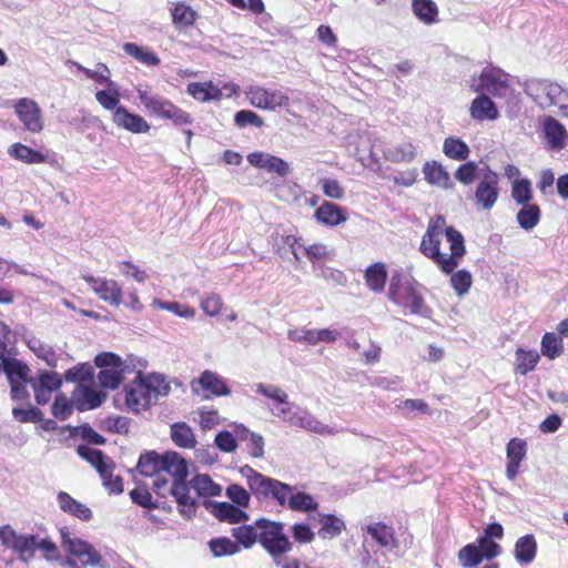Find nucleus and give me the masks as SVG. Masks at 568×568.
I'll list each match as a JSON object with an SVG mask.
<instances>
[{
  "instance_id": "c9c22d12",
  "label": "nucleus",
  "mask_w": 568,
  "mask_h": 568,
  "mask_svg": "<svg viewBox=\"0 0 568 568\" xmlns=\"http://www.w3.org/2000/svg\"><path fill=\"white\" fill-rule=\"evenodd\" d=\"M172 22L176 28L191 27L197 19V13L184 2L173 3L170 8Z\"/></svg>"
},
{
  "instance_id": "69168bd1",
  "label": "nucleus",
  "mask_w": 568,
  "mask_h": 568,
  "mask_svg": "<svg viewBox=\"0 0 568 568\" xmlns=\"http://www.w3.org/2000/svg\"><path fill=\"white\" fill-rule=\"evenodd\" d=\"M29 347L39 358L43 359L49 366H57V355L49 345H45L40 341H30Z\"/></svg>"
},
{
  "instance_id": "b1692460",
  "label": "nucleus",
  "mask_w": 568,
  "mask_h": 568,
  "mask_svg": "<svg viewBox=\"0 0 568 568\" xmlns=\"http://www.w3.org/2000/svg\"><path fill=\"white\" fill-rule=\"evenodd\" d=\"M162 468L163 454L161 455L155 450H145L139 457L135 471L146 477H153L154 475H161Z\"/></svg>"
},
{
  "instance_id": "09e8293b",
  "label": "nucleus",
  "mask_w": 568,
  "mask_h": 568,
  "mask_svg": "<svg viewBox=\"0 0 568 568\" xmlns=\"http://www.w3.org/2000/svg\"><path fill=\"white\" fill-rule=\"evenodd\" d=\"M67 382H73L78 384H90L94 382L93 368L89 364H80L70 369L64 374Z\"/></svg>"
},
{
  "instance_id": "f3484780",
  "label": "nucleus",
  "mask_w": 568,
  "mask_h": 568,
  "mask_svg": "<svg viewBox=\"0 0 568 568\" xmlns=\"http://www.w3.org/2000/svg\"><path fill=\"white\" fill-rule=\"evenodd\" d=\"M498 183V175L493 171L486 172L480 179L475 192V200L484 210H490L497 202L499 194Z\"/></svg>"
},
{
  "instance_id": "338daca9",
  "label": "nucleus",
  "mask_w": 568,
  "mask_h": 568,
  "mask_svg": "<svg viewBox=\"0 0 568 568\" xmlns=\"http://www.w3.org/2000/svg\"><path fill=\"white\" fill-rule=\"evenodd\" d=\"M320 184L323 193L332 200H342L345 196V190L337 180L321 179Z\"/></svg>"
},
{
  "instance_id": "2f4dec72",
  "label": "nucleus",
  "mask_w": 568,
  "mask_h": 568,
  "mask_svg": "<svg viewBox=\"0 0 568 568\" xmlns=\"http://www.w3.org/2000/svg\"><path fill=\"white\" fill-rule=\"evenodd\" d=\"M186 91L200 102L217 101L222 98V90L212 82L190 83Z\"/></svg>"
},
{
  "instance_id": "a211bd4d",
  "label": "nucleus",
  "mask_w": 568,
  "mask_h": 568,
  "mask_svg": "<svg viewBox=\"0 0 568 568\" xmlns=\"http://www.w3.org/2000/svg\"><path fill=\"white\" fill-rule=\"evenodd\" d=\"M246 159L252 166L275 173L281 178L287 176L291 172V166L286 161L267 152H252L247 154Z\"/></svg>"
},
{
  "instance_id": "a19ab883",
  "label": "nucleus",
  "mask_w": 568,
  "mask_h": 568,
  "mask_svg": "<svg viewBox=\"0 0 568 568\" xmlns=\"http://www.w3.org/2000/svg\"><path fill=\"white\" fill-rule=\"evenodd\" d=\"M540 216V209L537 204H525L517 213V222L521 229L530 231L539 223Z\"/></svg>"
},
{
  "instance_id": "423d86ee",
  "label": "nucleus",
  "mask_w": 568,
  "mask_h": 568,
  "mask_svg": "<svg viewBox=\"0 0 568 568\" xmlns=\"http://www.w3.org/2000/svg\"><path fill=\"white\" fill-rule=\"evenodd\" d=\"M247 483L254 495L263 497H311L307 494L295 491V488L280 480L265 477L264 475L248 468Z\"/></svg>"
},
{
  "instance_id": "c85d7f7f",
  "label": "nucleus",
  "mask_w": 568,
  "mask_h": 568,
  "mask_svg": "<svg viewBox=\"0 0 568 568\" xmlns=\"http://www.w3.org/2000/svg\"><path fill=\"white\" fill-rule=\"evenodd\" d=\"M387 276L388 273L386 265L382 262H376L369 265L364 273L366 286L375 293L384 291Z\"/></svg>"
},
{
  "instance_id": "aec40b11",
  "label": "nucleus",
  "mask_w": 568,
  "mask_h": 568,
  "mask_svg": "<svg viewBox=\"0 0 568 568\" xmlns=\"http://www.w3.org/2000/svg\"><path fill=\"white\" fill-rule=\"evenodd\" d=\"M112 122L118 128L134 134L146 133L151 129L143 116L130 112L125 106L116 108V112H112Z\"/></svg>"
},
{
  "instance_id": "a878e982",
  "label": "nucleus",
  "mask_w": 568,
  "mask_h": 568,
  "mask_svg": "<svg viewBox=\"0 0 568 568\" xmlns=\"http://www.w3.org/2000/svg\"><path fill=\"white\" fill-rule=\"evenodd\" d=\"M470 116L477 121H494L499 116L496 104L485 94L473 100L469 108Z\"/></svg>"
},
{
  "instance_id": "f257e3e1",
  "label": "nucleus",
  "mask_w": 568,
  "mask_h": 568,
  "mask_svg": "<svg viewBox=\"0 0 568 568\" xmlns=\"http://www.w3.org/2000/svg\"><path fill=\"white\" fill-rule=\"evenodd\" d=\"M419 251L445 274H452L466 253L464 236L453 226L446 227L445 217L438 215L424 234Z\"/></svg>"
},
{
  "instance_id": "e2e57ef3",
  "label": "nucleus",
  "mask_w": 568,
  "mask_h": 568,
  "mask_svg": "<svg viewBox=\"0 0 568 568\" xmlns=\"http://www.w3.org/2000/svg\"><path fill=\"white\" fill-rule=\"evenodd\" d=\"M73 406L72 399L69 400L64 394H58L52 405V414L55 418L64 420L72 414Z\"/></svg>"
},
{
  "instance_id": "6e6552de",
  "label": "nucleus",
  "mask_w": 568,
  "mask_h": 568,
  "mask_svg": "<svg viewBox=\"0 0 568 568\" xmlns=\"http://www.w3.org/2000/svg\"><path fill=\"white\" fill-rule=\"evenodd\" d=\"M388 298L398 306L408 307L413 314L429 316L430 310L426 306L424 298L413 285H400L399 278L392 277Z\"/></svg>"
},
{
  "instance_id": "13d9d810",
  "label": "nucleus",
  "mask_w": 568,
  "mask_h": 568,
  "mask_svg": "<svg viewBox=\"0 0 568 568\" xmlns=\"http://www.w3.org/2000/svg\"><path fill=\"white\" fill-rule=\"evenodd\" d=\"M459 561L466 568H475L484 559L480 549L475 544H469L460 549Z\"/></svg>"
},
{
  "instance_id": "4468645a",
  "label": "nucleus",
  "mask_w": 568,
  "mask_h": 568,
  "mask_svg": "<svg viewBox=\"0 0 568 568\" xmlns=\"http://www.w3.org/2000/svg\"><path fill=\"white\" fill-rule=\"evenodd\" d=\"M14 112L24 129L31 133H40L44 128L42 110L39 104L29 98L17 100L13 105Z\"/></svg>"
},
{
  "instance_id": "58836bf2",
  "label": "nucleus",
  "mask_w": 568,
  "mask_h": 568,
  "mask_svg": "<svg viewBox=\"0 0 568 568\" xmlns=\"http://www.w3.org/2000/svg\"><path fill=\"white\" fill-rule=\"evenodd\" d=\"M444 154L456 161H464L469 156V146L460 139L448 136L443 143Z\"/></svg>"
},
{
  "instance_id": "864d4df0",
  "label": "nucleus",
  "mask_w": 568,
  "mask_h": 568,
  "mask_svg": "<svg viewBox=\"0 0 568 568\" xmlns=\"http://www.w3.org/2000/svg\"><path fill=\"white\" fill-rule=\"evenodd\" d=\"M151 306L154 308L172 312L179 317L183 318H193L195 316V310L193 307L180 304L178 302H163L161 300L154 298Z\"/></svg>"
},
{
  "instance_id": "20e7f679",
  "label": "nucleus",
  "mask_w": 568,
  "mask_h": 568,
  "mask_svg": "<svg viewBox=\"0 0 568 568\" xmlns=\"http://www.w3.org/2000/svg\"><path fill=\"white\" fill-rule=\"evenodd\" d=\"M60 534L61 545L67 554L65 564L69 567L81 565L104 568L106 566L101 554L90 542L72 536L65 528L61 529Z\"/></svg>"
},
{
  "instance_id": "5fc2aeb1",
  "label": "nucleus",
  "mask_w": 568,
  "mask_h": 568,
  "mask_svg": "<svg viewBox=\"0 0 568 568\" xmlns=\"http://www.w3.org/2000/svg\"><path fill=\"white\" fill-rule=\"evenodd\" d=\"M511 197L517 204H530V200L532 199L530 181L527 179L515 181L513 183Z\"/></svg>"
},
{
  "instance_id": "603ef678",
  "label": "nucleus",
  "mask_w": 568,
  "mask_h": 568,
  "mask_svg": "<svg viewBox=\"0 0 568 568\" xmlns=\"http://www.w3.org/2000/svg\"><path fill=\"white\" fill-rule=\"evenodd\" d=\"M139 506L144 509V516L154 523H159L160 518L152 514V510H163L170 511L172 509L171 505L168 504L166 499H132Z\"/></svg>"
},
{
  "instance_id": "0e129e2a",
  "label": "nucleus",
  "mask_w": 568,
  "mask_h": 568,
  "mask_svg": "<svg viewBox=\"0 0 568 568\" xmlns=\"http://www.w3.org/2000/svg\"><path fill=\"white\" fill-rule=\"evenodd\" d=\"M234 123L237 128H245L247 125L262 128L264 125V120L251 110H241L234 114Z\"/></svg>"
},
{
  "instance_id": "39448f33",
  "label": "nucleus",
  "mask_w": 568,
  "mask_h": 568,
  "mask_svg": "<svg viewBox=\"0 0 568 568\" xmlns=\"http://www.w3.org/2000/svg\"><path fill=\"white\" fill-rule=\"evenodd\" d=\"M258 529V542L265 548L271 557L284 555L292 549V544L283 531V525L265 518L255 521Z\"/></svg>"
},
{
  "instance_id": "774afa93",
  "label": "nucleus",
  "mask_w": 568,
  "mask_h": 568,
  "mask_svg": "<svg viewBox=\"0 0 568 568\" xmlns=\"http://www.w3.org/2000/svg\"><path fill=\"white\" fill-rule=\"evenodd\" d=\"M388 154L393 161L409 162L415 158L416 149L412 143H403L394 150H389Z\"/></svg>"
},
{
  "instance_id": "ddd939ff",
  "label": "nucleus",
  "mask_w": 568,
  "mask_h": 568,
  "mask_svg": "<svg viewBox=\"0 0 568 568\" xmlns=\"http://www.w3.org/2000/svg\"><path fill=\"white\" fill-rule=\"evenodd\" d=\"M236 505L230 503H215L212 499H202L204 508L210 511L220 521L237 524L247 519L246 514L242 510L248 506L250 499H231Z\"/></svg>"
},
{
  "instance_id": "4c0bfd02",
  "label": "nucleus",
  "mask_w": 568,
  "mask_h": 568,
  "mask_svg": "<svg viewBox=\"0 0 568 568\" xmlns=\"http://www.w3.org/2000/svg\"><path fill=\"white\" fill-rule=\"evenodd\" d=\"M3 372L6 373L10 385L29 382V367L16 358H7Z\"/></svg>"
},
{
  "instance_id": "79ce46f5",
  "label": "nucleus",
  "mask_w": 568,
  "mask_h": 568,
  "mask_svg": "<svg viewBox=\"0 0 568 568\" xmlns=\"http://www.w3.org/2000/svg\"><path fill=\"white\" fill-rule=\"evenodd\" d=\"M123 50L128 55L134 58L135 60L146 65H158L160 63L159 57L152 50L138 45L135 43H124Z\"/></svg>"
},
{
  "instance_id": "9d476101",
  "label": "nucleus",
  "mask_w": 568,
  "mask_h": 568,
  "mask_svg": "<svg viewBox=\"0 0 568 568\" xmlns=\"http://www.w3.org/2000/svg\"><path fill=\"white\" fill-rule=\"evenodd\" d=\"M94 363L101 368L98 374L99 384L104 388L115 389L123 379V361L113 353H101Z\"/></svg>"
},
{
  "instance_id": "0eeeda50",
  "label": "nucleus",
  "mask_w": 568,
  "mask_h": 568,
  "mask_svg": "<svg viewBox=\"0 0 568 568\" xmlns=\"http://www.w3.org/2000/svg\"><path fill=\"white\" fill-rule=\"evenodd\" d=\"M524 90L540 108L544 109L551 105L562 106L566 100V93L561 87L549 80H527L524 83Z\"/></svg>"
},
{
  "instance_id": "cd10ccee",
  "label": "nucleus",
  "mask_w": 568,
  "mask_h": 568,
  "mask_svg": "<svg viewBox=\"0 0 568 568\" xmlns=\"http://www.w3.org/2000/svg\"><path fill=\"white\" fill-rule=\"evenodd\" d=\"M425 180L442 189H450L453 186L452 179L446 169L437 161H428L423 168Z\"/></svg>"
},
{
  "instance_id": "c756f323",
  "label": "nucleus",
  "mask_w": 568,
  "mask_h": 568,
  "mask_svg": "<svg viewBox=\"0 0 568 568\" xmlns=\"http://www.w3.org/2000/svg\"><path fill=\"white\" fill-rule=\"evenodd\" d=\"M315 217L320 223L329 226L342 224L347 220L343 209L331 202H324L315 211Z\"/></svg>"
},
{
  "instance_id": "7ed1b4c3",
  "label": "nucleus",
  "mask_w": 568,
  "mask_h": 568,
  "mask_svg": "<svg viewBox=\"0 0 568 568\" xmlns=\"http://www.w3.org/2000/svg\"><path fill=\"white\" fill-rule=\"evenodd\" d=\"M135 90L142 105L150 114L171 120L175 125H185L192 122L189 113L174 105L166 98L153 92L148 84H139Z\"/></svg>"
},
{
  "instance_id": "bf43d9fd",
  "label": "nucleus",
  "mask_w": 568,
  "mask_h": 568,
  "mask_svg": "<svg viewBox=\"0 0 568 568\" xmlns=\"http://www.w3.org/2000/svg\"><path fill=\"white\" fill-rule=\"evenodd\" d=\"M450 284L458 296H464L473 284V276L468 271L460 270L452 274Z\"/></svg>"
},
{
  "instance_id": "7c9ffc66",
  "label": "nucleus",
  "mask_w": 568,
  "mask_h": 568,
  "mask_svg": "<svg viewBox=\"0 0 568 568\" xmlns=\"http://www.w3.org/2000/svg\"><path fill=\"white\" fill-rule=\"evenodd\" d=\"M545 135L554 149H562L568 140V133L564 125L554 118H546L544 122Z\"/></svg>"
},
{
  "instance_id": "2eb2a0df",
  "label": "nucleus",
  "mask_w": 568,
  "mask_h": 568,
  "mask_svg": "<svg viewBox=\"0 0 568 568\" xmlns=\"http://www.w3.org/2000/svg\"><path fill=\"white\" fill-rule=\"evenodd\" d=\"M106 398V393L95 387V382L78 384L72 392V403L79 410L99 407Z\"/></svg>"
},
{
  "instance_id": "412c9836",
  "label": "nucleus",
  "mask_w": 568,
  "mask_h": 568,
  "mask_svg": "<svg viewBox=\"0 0 568 568\" xmlns=\"http://www.w3.org/2000/svg\"><path fill=\"white\" fill-rule=\"evenodd\" d=\"M287 422L296 427L320 435H334L335 432L327 425L321 423L315 416L305 409H297L287 417Z\"/></svg>"
},
{
  "instance_id": "37998d69",
  "label": "nucleus",
  "mask_w": 568,
  "mask_h": 568,
  "mask_svg": "<svg viewBox=\"0 0 568 568\" xmlns=\"http://www.w3.org/2000/svg\"><path fill=\"white\" fill-rule=\"evenodd\" d=\"M564 352L561 335L546 333L541 339V353L549 359H555Z\"/></svg>"
},
{
  "instance_id": "393cba45",
  "label": "nucleus",
  "mask_w": 568,
  "mask_h": 568,
  "mask_svg": "<svg viewBox=\"0 0 568 568\" xmlns=\"http://www.w3.org/2000/svg\"><path fill=\"white\" fill-rule=\"evenodd\" d=\"M526 456V442L520 438H513L507 445V468L506 474L509 479H514L518 473L520 462Z\"/></svg>"
},
{
  "instance_id": "a18cd8bd",
  "label": "nucleus",
  "mask_w": 568,
  "mask_h": 568,
  "mask_svg": "<svg viewBox=\"0 0 568 568\" xmlns=\"http://www.w3.org/2000/svg\"><path fill=\"white\" fill-rule=\"evenodd\" d=\"M539 354L537 351H524L521 348L516 352V371L526 375L532 371L539 362Z\"/></svg>"
},
{
  "instance_id": "473e14b6",
  "label": "nucleus",
  "mask_w": 568,
  "mask_h": 568,
  "mask_svg": "<svg viewBox=\"0 0 568 568\" xmlns=\"http://www.w3.org/2000/svg\"><path fill=\"white\" fill-rule=\"evenodd\" d=\"M366 534L368 538L376 541L381 547H396L394 529L384 523H374L367 526Z\"/></svg>"
},
{
  "instance_id": "dca6fc26",
  "label": "nucleus",
  "mask_w": 568,
  "mask_h": 568,
  "mask_svg": "<svg viewBox=\"0 0 568 568\" xmlns=\"http://www.w3.org/2000/svg\"><path fill=\"white\" fill-rule=\"evenodd\" d=\"M83 280L91 286V290L100 300L113 306H119L122 303V287L116 281L93 277L91 275H83Z\"/></svg>"
},
{
  "instance_id": "f704fd0d",
  "label": "nucleus",
  "mask_w": 568,
  "mask_h": 568,
  "mask_svg": "<svg viewBox=\"0 0 568 568\" xmlns=\"http://www.w3.org/2000/svg\"><path fill=\"white\" fill-rule=\"evenodd\" d=\"M187 485L189 489L192 488L197 494V497H219L222 493V487L205 474L196 475Z\"/></svg>"
},
{
  "instance_id": "ea45409f",
  "label": "nucleus",
  "mask_w": 568,
  "mask_h": 568,
  "mask_svg": "<svg viewBox=\"0 0 568 568\" xmlns=\"http://www.w3.org/2000/svg\"><path fill=\"white\" fill-rule=\"evenodd\" d=\"M171 438L176 446L182 448H192L196 443L192 428L185 423H176L171 426Z\"/></svg>"
},
{
  "instance_id": "3c124183",
  "label": "nucleus",
  "mask_w": 568,
  "mask_h": 568,
  "mask_svg": "<svg viewBox=\"0 0 568 568\" xmlns=\"http://www.w3.org/2000/svg\"><path fill=\"white\" fill-rule=\"evenodd\" d=\"M60 500V508L67 513L72 515L75 518H79L81 520H89L92 517L91 509L80 503L78 499H59Z\"/></svg>"
},
{
  "instance_id": "f03ea898",
  "label": "nucleus",
  "mask_w": 568,
  "mask_h": 568,
  "mask_svg": "<svg viewBox=\"0 0 568 568\" xmlns=\"http://www.w3.org/2000/svg\"><path fill=\"white\" fill-rule=\"evenodd\" d=\"M166 475L152 479V490L158 497H189V475L186 460L176 452L163 454V468Z\"/></svg>"
},
{
  "instance_id": "72a5a7b5",
  "label": "nucleus",
  "mask_w": 568,
  "mask_h": 568,
  "mask_svg": "<svg viewBox=\"0 0 568 568\" xmlns=\"http://www.w3.org/2000/svg\"><path fill=\"white\" fill-rule=\"evenodd\" d=\"M8 154L27 164H39L47 162V155L39 151H36L26 144L16 142L8 149Z\"/></svg>"
},
{
  "instance_id": "f8f14e48",
  "label": "nucleus",
  "mask_w": 568,
  "mask_h": 568,
  "mask_svg": "<svg viewBox=\"0 0 568 568\" xmlns=\"http://www.w3.org/2000/svg\"><path fill=\"white\" fill-rule=\"evenodd\" d=\"M508 74L498 68L487 67L478 79H473L470 88L478 93H490L495 97L504 95L508 84Z\"/></svg>"
},
{
  "instance_id": "5701e85b",
  "label": "nucleus",
  "mask_w": 568,
  "mask_h": 568,
  "mask_svg": "<svg viewBox=\"0 0 568 568\" xmlns=\"http://www.w3.org/2000/svg\"><path fill=\"white\" fill-rule=\"evenodd\" d=\"M310 518L318 520L321 524L317 534L323 539H333L346 529L344 520L333 514L316 513L315 515H311Z\"/></svg>"
},
{
  "instance_id": "6e6d98bb",
  "label": "nucleus",
  "mask_w": 568,
  "mask_h": 568,
  "mask_svg": "<svg viewBox=\"0 0 568 568\" xmlns=\"http://www.w3.org/2000/svg\"><path fill=\"white\" fill-rule=\"evenodd\" d=\"M78 454L85 460H88L99 471L102 466H105L111 460L106 458L101 450L91 448L87 445H80L77 448Z\"/></svg>"
},
{
  "instance_id": "de8ad7c7",
  "label": "nucleus",
  "mask_w": 568,
  "mask_h": 568,
  "mask_svg": "<svg viewBox=\"0 0 568 568\" xmlns=\"http://www.w3.org/2000/svg\"><path fill=\"white\" fill-rule=\"evenodd\" d=\"M141 381L150 390L152 399L155 402L159 396H165L170 392V386L165 382L164 377L160 374H151L146 377L141 376Z\"/></svg>"
},
{
  "instance_id": "49530a36",
  "label": "nucleus",
  "mask_w": 568,
  "mask_h": 568,
  "mask_svg": "<svg viewBox=\"0 0 568 568\" xmlns=\"http://www.w3.org/2000/svg\"><path fill=\"white\" fill-rule=\"evenodd\" d=\"M256 392L277 405L290 406L287 393L277 385L258 383L256 385Z\"/></svg>"
},
{
  "instance_id": "bb28decb",
  "label": "nucleus",
  "mask_w": 568,
  "mask_h": 568,
  "mask_svg": "<svg viewBox=\"0 0 568 568\" xmlns=\"http://www.w3.org/2000/svg\"><path fill=\"white\" fill-rule=\"evenodd\" d=\"M536 555L537 541L532 534H527L516 541L514 556L518 564L529 565L535 560Z\"/></svg>"
},
{
  "instance_id": "052dcab7",
  "label": "nucleus",
  "mask_w": 568,
  "mask_h": 568,
  "mask_svg": "<svg viewBox=\"0 0 568 568\" xmlns=\"http://www.w3.org/2000/svg\"><path fill=\"white\" fill-rule=\"evenodd\" d=\"M233 536L236 539L237 545H242L245 548H250L256 541H258V531L253 526H241L233 529Z\"/></svg>"
},
{
  "instance_id": "6ab92c4d",
  "label": "nucleus",
  "mask_w": 568,
  "mask_h": 568,
  "mask_svg": "<svg viewBox=\"0 0 568 568\" xmlns=\"http://www.w3.org/2000/svg\"><path fill=\"white\" fill-rule=\"evenodd\" d=\"M150 394V390L141 381V375L139 374L136 379L125 387V403L132 412L140 413L149 408L154 402Z\"/></svg>"
},
{
  "instance_id": "e433bc0d",
  "label": "nucleus",
  "mask_w": 568,
  "mask_h": 568,
  "mask_svg": "<svg viewBox=\"0 0 568 568\" xmlns=\"http://www.w3.org/2000/svg\"><path fill=\"white\" fill-rule=\"evenodd\" d=\"M414 14L425 24L437 22L438 8L432 0H413L412 3Z\"/></svg>"
},
{
  "instance_id": "680f3d73",
  "label": "nucleus",
  "mask_w": 568,
  "mask_h": 568,
  "mask_svg": "<svg viewBox=\"0 0 568 568\" xmlns=\"http://www.w3.org/2000/svg\"><path fill=\"white\" fill-rule=\"evenodd\" d=\"M200 306L206 315L214 317L220 314L223 307V300L215 293L205 294L200 300Z\"/></svg>"
},
{
  "instance_id": "4d7b16f0",
  "label": "nucleus",
  "mask_w": 568,
  "mask_h": 568,
  "mask_svg": "<svg viewBox=\"0 0 568 568\" xmlns=\"http://www.w3.org/2000/svg\"><path fill=\"white\" fill-rule=\"evenodd\" d=\"M95 100L105 110L116 112V108H122L120 103V93L118 89L100 90L95 93Z\"/></svg>"
},
{
  "instance_id": "1a4fd4ad",
  "label": "nucleus",
  "mask_w": 568,
  "mask_h": 568,
  "mask_svg": "<svg viewBox=\"0 0 568 568\" xmlns=\"http://www.w3.org/2000/svg\"><path fill=\"white\" fill-rule=\"evenodd\" d=\"M244 95L253 108L274 111L286 106L290 98L281 90H270L258 84H250L244 90Z\"/></svg>"
},
{
  "instance_id": "c03bdc74",
  "label": "nucleus",
  "mask_w": 568,
  "mask_h": 568,
  "mask_svg": "<svg viewBox=\"0 0 568 568\" xmlns=\"http://www.w3.org/2000/svg\"><path fill=\"white\" fill-rule=\"evenodd\" d=\"M209 548L214 557L232 556L240 551L237 542L227 537H217L209 541Z\"/></svg>"
},
{
  "instance_id": "8fccbe9b",
  "label": "nucleus",
  "mask_w": 568,
  "mask_h": 568,
  "mask_svg": "<svg viewBox=\"0 0 568 568\" xmlns=\"http://www.w3.org/2000/svg\"><path fill=\"white\" fill-rule=\"evenodd\" d=\"M102 484L109 489L110 494H121L123 491L122 478L113 474V465L110 462L99 470Z\"/></svg>"
},
{
  "instance_id": "9b49d317",
  "label": "nucleus",
  "mask_w": 568,
  "mask_h": 568,
  "mask_svg": "<svg viewBox=\"0 0 568 568\" xmlns=\"http://www.w3.org/2000/svg\"><path fill=\"white\" fill-rule=\"evenodd\" d=\"M0 541L3 547L11 549L24 561L30 559L37 550L36 535H19L10 525L0 527Z\"/></svg>"
},
{
  "instance_id": "4be33fe9",
  "label": "nucleus",
  "mask_w": 568,
  "mask_h": 568,
  "mask_svg": "<svg viewBox=\"0 0 568 568\" xmlns=\"http://www.w3.org/2000/svg\"><path fill=\"white\" fill-rule=\"evenodd\" d=\"M191 386L194 393H199L200 387L216 396H227L231 393L224 379L211 371L203 372L197 379L192 382Z\"/></svg>"
}]
</instances>
